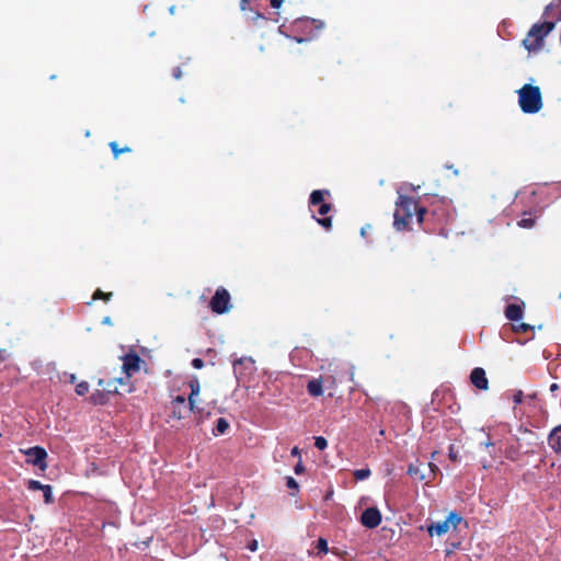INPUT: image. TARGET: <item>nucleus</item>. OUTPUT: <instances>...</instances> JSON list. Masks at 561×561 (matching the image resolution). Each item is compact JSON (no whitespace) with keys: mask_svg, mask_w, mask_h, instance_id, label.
<instances>
[{"mask_svg":"<svg viewBox=\"0 0 561 561\" xmlns=\"http://www.w3.org/2000/svg\"><path fill=\"white\" fill-rule=\"evenodd\" d=\"M399 199L394 211L393 225L397 230H403L408 227L414 214H417L419 222H422L425 214L424 208H417L416 203L402 194V187L399 188Z\"/></svg>","mask_w":561,"mask_h":561,"instance_id":"obj_1","label":"nucleus"},{"mask_svg":"<svg viewBox=\"0 0 561 561\" xmlns=\"http://www.w3.org/2000/svg\"><path fill=\"white\" fill-rule=\"evenodd\" d=\"M519 105L524 113H537L542 107L541 93L538 87L525 84L518 91Z\"/></svg>","mask_w":561,"mask_h":561,"instance_id":"obj_2","label":"nucleus"},{"mask_svg":"<svg viewBox=\"0 0 561 561\" xmlns=\"http://www.w3.org/2000/svg\"><path fill=\"white\" fill-rule=\"evenodd\" d=\"M554 28V23L545 22L535 24L529 30L526 38L523 41L525 48L528 51H535L542 47L545 37Z\"/></svg>","mask_w":561,"mask_h":561,"instance_id":"obj_3","label":"nucleus"},{"mask_svg":"<svg viewBox=\"0 0 561 561\" xmlns=\"http://www.w3.org/2000/svg\"><path fill=\"white\" fill-rule=\"evenodd\" d=\"M461 522L462 517L459 514L450 512L445 520L433 523L427 526V531L432 537L443 536L451 530H455Z\"/></svg>","mask_w":561,"mask_h":561,"instance_id":"obj_4","label":"nucleus"},{"mask_svg":"<svg viewBox=\"0 0 561 561\" xmlns=\"http://www.w3.org/2000/svg\"><path fill=\"white\" fill-rule=\"evenodd\" d=\"M210 307L213 311L216 313H225L229 311L231 307L229 293L224 288L217 289L215 296L210 301Z\"/></svg>","mask_w":561,"mask_h":561,"instance_id":"obj_5","label":"nucleus"},{"mask_svg":"<svg viewBox=\"0 0 561 561\" xmlns=\"http://www.w3.org/2000/svg\"><path fill=\"white\" fill-rule=\"evenodd\" d=\"M255 370V362L251 357H241L233 362V371L238 379H245Z\"/></svg>","mask_w":561,"mask_h":561,"instance_id":"obj_6","label":"nucleus"},{"mask_svg":"<svg viewBox=\"0 0 561 561\" xmlns=\"http://www.w3.org/2000/svg\"><path fill=\"white\" fill-rule=\"evenodd\" d=\"M27 456V462L38 467L41 470H45L47 465L45 459L47 457V453L42 447H31L23 451Z\"/></svg>","mask_w":561,"mask_h":561,"instance_id":"obj_7","label":"nucleus"},{"mask_svg":"<svg viewBox=\"0 0 561 561\" xmlns=\"http://www.w3.org/2000/svg\"><path fill=\"white\" fill-rule=\"evenodd\" d=\"M329 194L327 190H317L310 195V205L319 206L318 213L321 216H325L331 209V205L324 202V196Z\"/></svg>","mask_w":561,"mask_h":561,"instance_id":"obj_8","label":"nucleus"},{"mask_svg":"<svg viewBox=\"0 0 561 561\" xmlns=\"http://www.w3.org/2000/svg\"><path fill=\"white\" fill-rule=\"evenodd\" d=\"M360 522L367 528H376L381 523V514L376 507H369L363 512Z\"/></svg>","mask_w":561,"mask_h":561,"instance_id":"obj_9","label":"nucleus"},{"mask_svg":"<svg viewBox=\"0 0 561 561\" xmlns=\"http://www.w3.org/2000/svg\"><path fill=\"white\" fill-rule=\"evenodd\" d=\"M141 359L135 354H129L124 357L123 370L126 374V378H129L133 374L139 371Z\"/></svg>","mask_w":561,"mask_h":561,"instance_id":"obj_10","label":"nucleus"},{"mask_svg":"<svg viewBox=\"0 0 561 561\" xmlns=\"http://www.w3.org/2000/svg\"><path fill=\"white\" fill-rule=\"evenodd\" d=\"M472 383L481 390L488 389V379L485 377V371L483 368L477 367L471 371L470 375Z\"/></svg>","mask_w":561,"mask_h":561,"instance_id":"obj_11","label":"nucleus"},{"mask_svg":"<svg viewBox=\"0 0 561 561\" xmlns=\"http://www.w3.org/2000/svg\"><path fill=\"white\" fill-rule=\"evenodd\" d=\"M549 446L558 454H561V425L556 426L548 436Z\"/></svg>","mask_w":561,"mask_h":561,"instance_id":"obj_12","label":"nucleus"},{"mask_svg":"<svg viewBox=\"0 0 561 561\" xmlns=\"http://www.w3.org/2000/svg\"><path fill=\"white\" fill-rule=\"evenodd\" d=\"M422 463L416 461L408 468V473L416 481H425L428 476L421 469Z\"/></svg>","mask_w":561,"mask_h":561,"instance_id":"obj_13","label":"nucleus"},{"mask_svg":"<svg viewBox=\"0 0 561 561\" xmlns=\"http://www.w3.org/2000/svg\"><path fill=\"white\" fill-rule=\"evenodd\" d=\"M505 316L511 321H517L523 318V309L518 305H508L505 311Z\"/></svg>","mask_w":561,"mask_h":561,"instance_id":"obj_14","label":"nucleus"},{"mask_svg":"<svg viewBox=\"0 0 561 561\" xmlns=\"http://www.w3.org/2000/svg\"><path fill=\"white\" fill-rule=\"evenodd\" d=\"M191 394L188 397L190 410L195 411L196 397L199 394L201 386L198 380H193L190 383Z\"/></svg>","mask_w":561,"mask_h":561,"instance_id":"obj_15","label":"nucleus"},{"mask_svg":"<svg viewBox=\"0 0 561 561\" xmlns=\"http://www.w3.org/2000/svg\"><path fill=\"white\" fill-rule=\"evenodd\" d=\"M308 392L313 397H319L323 393L321 379H312L307 386Z\"/></svg>","mask_w":561,"mask_h":561,"instance_id":"obj_16","label":"nucleus"},{"mask_svg":"<svg viewBox=\"0 0 561 561\" xmlns=\"http://www.w3.org/2000/svg\"><path fill=\"white\" fill-rule=\"evenodd\" d=\"M172 404H173V413L174 414H178V417L181 419L182 415L180 412H178V408L180 407H184L185 404V399L182 397V396H178L173 401H172Z\"/></svg>","mask_w":561,"mask_h":561,"instance_id":"obj_17","label":"nucleus"},{"mask_svg":"<svg viewBox=\"0 0 561 561\" xmlns=\"http://www.w3.org/2000/svg\"><path fill=\"white\" fill-rule=\"evenodd\" d=\"M229 427V423L220 417L218 421H217V425H216V434H224Z\"/></svg>","mask_w":561,"mask_h":561,"instance_id":"obj_18","label":"nucleus"},{"mask_svg":"<svg viewBox=\"0 0 561 561\" xmlns=\"http://www.w3.org/2000/svg\"><path fill=\"white\" fill-rule=\"evenodd\" d=\"M370 470L368 468H363L354 471V477L357 480H365L370 476Z\"/></svg>","mask_w":561,"mask_h":561,"instance_id":"obj_19","label":"nucleus"},{"mask_svg":"<svg viewBox=\"0 0 561 561\" xmlns=\"http://www.w3.org/2000/svg\"><path fill=\"white\" fill-rule=\"evenodd\" d=\"M535 225V219L531 217L523 218L518 221V226L522 228H533Z\"/></svg>","mask_w":561,"mask_h":561,"instance_id":"obj_20","label":"nucleus"},{"mask_svg":"<svg viewBox=\"0 0 561 561\" xmlns=\"http://www.w3.org/2000/svg\"><path fill=\"white\" fill-rule=\"evenodd\" d=\"M89 390V385L88 382L85 381H82V382H79L77 386H76V392L77 394L79 396H83L88 392Z\"/></svg>","mask_w":561,"mask_h":561,"instance_id":"obj_21","label":"nucleus"},{"mask_svg":"<svg viewBox=\"0 0 561 561\" xmlns=\"http://www.w3.org/2000/svg\"><path fill=\"white\" fill-rule=\"evenodd\" d=\"M314 445L318 449L323 450L327 448L328 442L324 437L317 436V437H314Z\"/></svg>","mask_w":561,"mask_h":561,"instance_id":"obj_22","label":"nucleus"},{"mask_svg":"<svg viewBox=\"0 0 561 561\" xmlns=\"http://www.w3.org/2000/svg\"><path fill=\"white\" fill-rule=\"evenodd\" d=\"M317 221L327 230L331 229L332 227V221L330 217L318 218Z\"/></svg>","mask_w":561,"mask_h":561,"instance_id":"obj_23","label":"nucleus"},{"mask_svg":"<svg viewBox=\"0 0 561 561\" xmlns=\"http://www.w3.org/2000/svg\"><path fill=\"white\" fill-rule=\"evenodd\" d=\"M46 485L45 484H42L39 481H36V480H30L28 481V489L30 490H41L43 491V488H45Z\"/></svg>","mask_w":561,"mask_h":561,"instance_id":"obj_24","label":"nucleus"},{"mask_svg":"<svg viewBox=\"0 0 561 561\" xmlns=\"http://www.w3.org/2000/svg\"><path fill=\"white\" fill-rule=\"evenodd\" d=\"M44 499L46 503H50L53 501V493L50 485H46L43 488Z\"/></svg>","mask_w":561,"mask_h":561,"instance_id":"obj_25","label":"nucleus"},{"mask_svg":"<svg viewBox=\"0 0 561 561\" xmlns=\"http://www.w3.org/2000/svg\"><path fill=\"white\" fill-rule=\"evenodd\" d=\"M317 548L319 549V552L327 553L328 552V542L325 539L320 538L317 543Z\"/></svg>","mask_w":561,"mask_h":561,"instance_id":"obj_26","label":"nucleus"},{"mask_svg":"<svg viewBox=\"0 0 561 561\" xmlns=\"http://www.w3.org/2000/svg\"><path fill=\"white\" fill-rule=\"evenodd\" d=\"M111 296H112V293H106V294H105V293H103V291H101V290H96V291H95V294H94V296H93V298H94V299L103 298V299H105V300H110Z\"/></svg>","mask_w":561,"mask_h":561,"instance_id":"obj_27","label":"nucleus"},{"mask_svg":"<svg viewBox=\"0 0 561 561\" xmlns=\"http://www.w3.org/2000/svg\"><path fill=\"white\" fill-rule=\"evenodd\" d=\"M110 147L113 151L114 157L117 158L121 153V149L117 148V142H115V141L111 142Z\"/></svg>","mask_w":561,"mask_h":561,"instance_id":"obj_28","label":"nucleus"},{"mask_svg":"<svg viewBox=\"0 0 561 561\" xmlns=\"http://www.w3.org/2000/svg\"><path fill=\"white\" fill-rule=\"evenodd\" d=\"M192 366L196 369H201L204 366V362L201 358H194L192 360Z\"/></svg>","mask_w":561,"mask_h":561,"instance_id":"obj_29","label":"nucleus"},{"mask_svg":"<svg viewBox=\"0 0 561 561\" xmlns=\"http://www.w3.org/2000/svg\"><path fill=\"white\" fill-rule=\"evenodd\" d=\"M287 486L289 489H297L298 488V483L296 482V480L291 477H288L287 478Z\"/></svg>","mask_w":561,"mask_h":561,"instance_id":"obj_30","label":"nucleus"},{"mask_svg":"<svg viewBox=\"0 0 561 561\" xmlns=\"http://www.w3.org/2000/svg\"><path fill=\"white\" fill-rule=\"evenodd\" d=\"M529 329H531V327L527 323H520L519 325L515 327L516 331H522V332H526Z\"/></svg>","mask_w":561,"mask_h":561,"instance_id":"obj_31","label":"nucleus"},{"mask_svg":"<svg viewBox=\"0 0 561 561\" xmlns=\"http://www.w3.org/2000/svg\"><path fill=\"white\" fill-rule=\"evenodd\" d=\"M257 547H259V542H257V540H255V539H253V540L249 543V546H248V548H249L251 551H253V552L257 550Z\"/></svg>","mask_w":561,"mask_h":561,"instance_id":"obj_32","label":"nucleus"},{"mask_svg":"<svg viewBox=\"0 0 561 561\" xmlns=\"http://www.w3.org/2000/svg\"><path fill=\"white\" fill-rule=\"evenodd\" d=\"M523 400V392L522 391H517L515 394H514V402L515 403H520Z\"/></svg>","mask_w":561,"mask_h":561,"instance_id":"obj_33","label":"nucleus"},{"mask_svg":"<svg viewBox=\"0 0 561 561\" xmlns=\"http://www.w3.org/2000/svg\"><path fill=\"white\" fill-rule=\"evenodd\" d=\"M283 0H271V5L275 9L280 8Z\"/></svg>","mask_w":561,"mask_h":561,"instance_id":"obj_34","label":"nucleus"},{"mask_svg":"<svg viewBox=\"0 0 561 561\" xmlns=\"http://www.w3.org/2000/svg\"><path fill=\"white\" fill-rule=\"evenodd\" d=\"M430 467V474L434 476L436 471H438V467L432 462L428 463Z\"/></svg>","mask_w":561,"mask_h":561,"instance_id":"obj_35","label":"nucleus"},{"mask_svg":"<svg viewBox=\"0 0 561 561\" xmlns=\"http://www.w3.org/2000/svg\"><path fill=\"white\" fill-rule=\"evenodd\" d=\"M291 455H293L294 457H299V456H300V450H299V448H298V447H294V448L291 449Z\"/></svg>","mask_w":561,"mask_h":561,"instance_id":"obj_36","label":"nucleus"},{"mask_svg":"<svg viewBox=\"0 0 561 561\" xmlns=\"http://www.w3.org/2000/svg\"><path fill=\"white\" fill-rule=\"evenodd\" d=\"M304 470L301 462H298L295 467V472L300 473Z\"/></svg>","mask_w":561,"mask_h":561,"instance_id":"obj_37","label":"nucleus"},{"mask_svg":"<svg viewBox=\"0 0 561 561\" xmlns=\"http://www.w3.org/2000/svg\"><path fill=\"white\" fill-rule=\"evenodd\" d=\"M173 76H174L175 79H180L181 76H182L181 70L180 69H175L174 72H173Z\"/></svg>","mask_w":561,"mask_h":561,"instance_id":"obj_38","label":"nucleus"},{"mask_svg":"<svg viewBox=\"0 0 561 561\" xmlns=\"http://www.w3.org/2000/svg\"><path fill=\"white\" fill-rule=\"evenodd\" d=\"M449 457L451 458V460H457V454L454 451L453 448H450Z\"/></svg>","mask_w":561,"mask_h":561,"instance_id":"obj_39","label":"nucleus"},{"mask_svg":"<svg viewBox=\"0 0 561 561\" xmlns=\"http://www.w3.org/2000/svg\"><path fill=\"white\" fill-rule=\"evenodd\" d=\"M369 228H370V226L363 227V228L360 229V234H362L363 237H365V236H366V233H367V230H368Z\"/></svg>","mask_w":561,"mask_h":561,"instance_id":"obj_40","label":"nucleus"},{"mask_svg":"<svg viewBox=\"0 0 561 561\" xmlns=\"http://www.w3.org/2000/svg\"><path fill=\"white\" fill-rule=\"evenodd\" d=\"M104 324H111V318L110 317H105L102 321Z\"/></svg>","mask_w":561,"mask_h":561,"instance_id":"obj_41","label":"nucleus"},{"mask_svg":"<svg viewBox=\"0 0 561 561\" xmlns=\"http://www.w3.org/2000/svg\"><path fill=\"white\" fill-rule=\"evenodd\" d=\"M558 389V385L557 383H552L551 387H550V390L551 391H556Z\"/></svg>","mask_w":561,"mask_h":561,"instance_id":"obj_42","label":"nucleus"},{"mask_svg":"<svg viewBox=\"0 0 561 561\" xmlns=\"http://www.w3.org/2000/svg\"><path fill=\"white\" fill-rule=\"evenodd\" d=\"M76 381V376L75 375H70V382H75Z\"/></svg>","mask_w":561,"mask_h":561,"instance_id":"obj_43","label":"nucleus"},{"mask_svg":"<svg viewBox=\"0 0 561 561\" xmlns=\"http://www.w3.org/2000/svg\"><path fill=\"white\" fill-rule=\"evenodd\" d=\"M127 151H129V148H128V147H125V148L121 149V153H122V152H127Z\"/></svg>","mask_w":561,"mask_h":561,"instance_id":"obj_44","label":"nucleus"},{"mask_svg":"<svg viewBox=\"0 0 561 561\" xmlns=\"http://www.w3.org/2000/svg\"><path fill=\"white\" fill-rule=\"evenodd\" d=\"M117 381H118L121 385L125 383L124 378H118V379H117Z\"/></svg>","mask_w":561,"mask_h":561,"instance_id":"obj_45","label":"nucleus"},{"mask_svg":"<svg viewBox=\"0 0 561 561\" xmlns=\"http://www.w3.org/2000/svg\"><path fill=\"white\" fill-rule=\"evenodd\" d=\"M174 9H175L174 7H171V8H170V13H172V14H173V13H174Z\"/></svg>","mask_w":561,"mask_h":561,"instance_id":"obj_46","label":"nucleus"},{"mask_svg":"<svg viewBox=\"0 0 561 561\" xmlns=\"http://www.w3.org/2000/svg\"><path fill=\"white\" fill-rule=\"evenodd\" d=\"M296 41H297L298 43L304 42V39H302V38H297Z\"/></svg>","mask_w":561,"mask_h":561,"instance_id":"obj_47","label":"nucleus"},{"mask_svg":"<svg viewBox=\"0 0 561 561\" xmlns=\"http://www.w3.org/2000/svg\"><path fill=\"white\" fill-rule=\"evenodd\" d=\"M379 435H385V431H383V430H381V431L379 432Z\"/></svg>","mask_w":561,"mask_h":561,"instance_id":"obj_48","label":"nucleus"},{"mask_svg":"<svg viewBox=\"0 0 561 561\" xmlns=\"http://www.w3.org/2000/svg\"><path fill=\"white\" fill-rule=\"evenodd\" d=\"M353 378H354V373L352 371L351 373V380H353Z\"/></svg>","mask_w":561,"mask_h":561,"instance_id":"obj_49","label":"nucleus"},{"mask_svg":"<svg viewBox=\"0 0 561 561\" xmlns=\"http://www.w3.org/2000/svg\"><path fill=\"white\" fill-rule=\"evenodd\" d=\"M241 2H242V4H243V3H245V2H247V0H242ZM242 9H244V7H243V5H242Z\"/></svg>","mask_w":561,"mask_h":561,"instance_id":"obj_50","label":"nucleus"}]
</instances>
